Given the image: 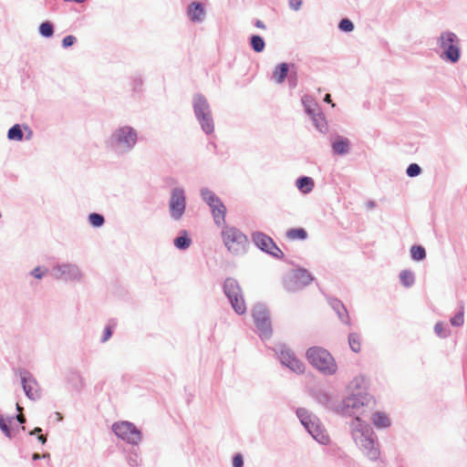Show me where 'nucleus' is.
I'll return each instance as SVG.
<instances>
[{"label":"nucleus","mask_w":467,"mask_h":467,"mask_svg":"<svg viewBox=\"0 0 467 467\" xmlns=\"http://www.w3.org/2000/svg\"><path fill=\"white\" fill-rule=\"evenodd\" d=\"M373 404L370 394H348L343 400L341 411L344 415H356L349 423L352 439L365 456L376 461L380 455L377 437L370 425L358 416Z\"/></svg>","instance_id":"nucleus-1"},{"label":"nucleus","mask_w":467,"mask_h":467,"mask_svg":"<svg viewBox=\"0 0 467 467\" xmlns=\"http://www.w3.org/2000/svg\"><path fill=\"white\" fill-rule=\"evenodd\" d=\"M138 131L131 126L122 125L114 129L105 140L106 148L115 155L122 156L130 152L138 142Z\"/></svg>","instance_id":"nucleus-2"},{"label":"nucleus","mask_w":467,"mask_h":467,"mask_svg":"<svg viewBox=\"0 0 467 467\" xmlns=\"http://www.w3.org/2000/svg\"><path fill=\"white\" fill-rule=\"evenodd\" d=\"M435 52L439 57L451 65L457 64L462 57V41L451 30H443L435 40Z\"/></svg>","instance_id":"nucleus-3"},{"label":"nucleus","mask_w":467,"mask_h":467,"mask_svg":"<svg viewBox=\"0 0 467 467\" xmlns=\"http://www.w3.org/2000/svg\"><path fill=\"white\" fill-rule=\"evenodd\" d=\"M306 358L313 367L326 376H332L337 370L334 358L323 348H309L306 351Z\"/></svg>","instance_id":"nucleus-4"},{"label":"nucleus","mask_w":467,"mask_h":467,"mask_svg":"<svg viewBox=\"0 0 467 467\" xmlns=\"http://www.w3.org/2000/svg\"><path fill=\"white\" fill-rule=\"evenodd\" d=\"M194 116L202 131L210 135L214 131V121L210 104L202 94H195L192 98Z\"/></svg>","instance_id":"nucleus-5"},{"label":"nucleus","mask_w":467,"mask_h":467,"mask_svg":"<svg viewBox=\"0 0 467 467\" xmlns=\"http://www.w3.org/2000/svg\"><path fill=\"white\" fill-rule=\"evenodd\" d=\"M222 239L226 249L234 255H243L248 247L246 235L234 226H224L222 230Z\"/></svg>","instance_id":"nucleus-6"},{"label":"nucleus","mask_w":467,"mask_h":467,"mask_svg":"<svg viewBox=\"0 0 467 467\" xmlns=\"http://www.w3.org/2000/svg\"><path fill=\"white\" fill-rule=\"evenodd\" d=\"M296 416L308 433L320 444H327L329 436L319 419L304 408L297 409Z\"/></svg>","instance_id":"nucleus-7"},{"label":"nucleus","mask_w":467,"mask_h":467,"mask_svg":"<svg viewBox=\"0 0 467 467\" xmlns=\"http://www.w3.org/2000/svg\"><path fill=\"white\" fill-rule=\"evenodd\" d=\"M223 292L229 299L234 312L238 315L244 314L246 311V305L238 282L231 277L226 278L223 283Z\"/></svg>","instance_id":"nucleus-8"},{"label":"nucleus","mask_w":467,"mask_h":467,"mask_svg":"<svg viewBox=\"0 0 467 467\" xmlns=\"http://www.w3.org/2000/svg\"><path fill=\"white\" fill-rule=\"evenodd\" d=\"M112 431L119 439L130 445H138L142 440L141 431L130 421L115 422Z\"/></svg>","instance_id":"nucleus-9"},{"label":"nucleus","mask_w":467,"mask_h":467,"mask_svg":"<svg viewBox=\"0 0 467 467\" xmlns=\"http://www.w3.org/2000/svg\"><path fill=\"white\" fill-rule=\"evenodd\" d=\"M201 196L203 202L209 205L215 224L218 226L224 224L226 208L220 198L208 188L201 190Z\"/></svg>","instance_id":"nucleus-10"},{"label":"nucleus","mask_w":467,"mask_h":467,"mask_svg":"<svg viewBox=\"0 0 467 467\" xmlns=\"http://www.w3.org/2000/svg\"><path fill=\"white\" fill-rule=\"evenodd\" d=\"M312 275L304 268L293 269L284 277V287L289 292L303 289L313 281Z\"/></svg>","instance_id":"nucleus-11"},{"label":"nucleus","mask_w":467,"mask_h":467,"mask_svg":"<svg viewBox=\"0 0 467 467\" xmlns=\"http://www.w3.org/2000/svg\"><path fill=\"white\" fill-rule=\"evenodd\" d=\"M52 276L64 282H81L83 273L78 265L70 263L55 265L51 270Z\"/></svg>","instance_id":"nucleus-12"},{"label":"nucleus","mask_w":467,"mask_h":467,"mask_svg":"<svg viewBox=\"0 0 467 467\" xmlns=\"http://www.w3.org/2000/svg\"><path fill=\"white\" fill-rule=\"evenodd\" d=\"M253 317L260 337L269 338L272 335V327L266 306L256 304L253 308Z\"/></svg>","instance_id":"nucleus-13"},{"label":"nucleus","mask_w":467,"mask_h":467,"mask_svg":"<svg viewBox=\"0 0 467 467\" xmlns=\"http://www.w3.org/2000/svg\"><path fill=\"white\" fill-rule=\"evenodd\" d=\"M275 353L278 355L280 362L283 366L288 368L291 371L302 374L305 371V365L301 362L295 355V353L289 349L284 344H278L275 348Z\"/></svg>","instance_id":"nucleus-14"},{"label":"nucleus","mask_w":467,"mask_h":467,"mask_svg":"<svg viewBox=\"0 0 467 467\" xmlns=\"http://www.w3.org/2000/svg\"><path fill=\"white\" fill-rule=\"evenodd\" d=\"M186 209V197L185 192L181 187H175L171 192V198L169 201V212L171 219L180 221Z\"/></svg>","instance_id":"nucleus-15"},{"label":"nucleus","mask_w":467,"mask_h":467,"mask_svg":"<svg viewBox=\"0 0 467 467\" xmlns=\"http://www.w3.org/2000/svg\"><path fill=\"white\" fill-rule=\"evenodd\" d=\"M253 241L259 249L276 258H281L284 255L283 252L275 244L273 239L264 233L256 232L253 234Z\"/></svg>","instance_id":"nucleus-16"},{"label":"nucleus","mask_w":467,"mask_h":467,"mask_svg":"<svg viewBox=\"0 0 467 467\" xmlns=\"http://www.w3.org/2000/svg\"><path fill=\"white\" fill-rule=\"evenodd\" d=\"M21 381L26 395L32 400L40 399V391L36 380L27 371L21 373Z\"/></svg>","instance_id":"nucleus-17"},{"label":"nucleus","mask_w":467,"mask_h":467,"mask_svg":"<svg viewBox=\"0 0 467 467\" xmlns=\"http://www.w3.org/2000/svg\"><path fill=\"white\" fill-rule=\"evenodd\" d=\"M348 394H368L367 392V381L363 376L355 377L348 385Z\"/></svg>","instance_id":"nucleus-18"},{"label":"nucleus","mask_w":467,"mask_h":467,"mask_svg":"<svg viewBox=\"0 0 467 467\" xmlns=\"http://www.w3.org/2000/svg\"><path fill=\"white\" fill-rule=\"evenodd\" d=\"M187 14L191 21L198 23L202 22L205 16L204 8L197 2H192L188 6Z\"/></svg>","instance_id":"nucleus-19"},{"label":"nucleus","mask_w":467,"mask_h":467,"mask_svg":"<svg viewBox=\"0 0 467 467\" xmlns=\"http://www.w3.org/2000/svg\"><path fill=\"white\" fill-rule=\"evenodd\" d=\"M333 151L338 155H345L349 152L350 140L347 138L337 136L332 141Z\"/></svg>","instance_id":"nucleus-20"},{"label":"nucleus","mask_w":467,"mask_h":467,"mask_svg":"<svg viewBox=\"0 0 467 467\" xmlns=\"http://www.w3.org/2000/svg\"><path fill=\"white\" fill-rule=\"evenodd\" d=\"M289 65L286 63L278 64L273 71V79L276 84L284 83L288 76Z\"/></svg>","instance_id":"nucleus-21"},{"label":"nucleus","mask_w":467,"mask_h":467,"mask_svg":"<svg viewBox=\"0 0 467 467\" xmlns=\"http://www.w3.org/2000/svg\"><path fill=\"white\" fill-rule=\"evenodd\" d=\"M330 306L337 312V317L341 320V322L348 325L349 317L348 315V311H347L345 306L342 304V302L337 299H332L330 301Z\"/></svg>","instance_id":"nucleus-22"},{"label":"nucleus","mask_w":467,"mask_h":467,"mask_svg":"<svg viewBox=\"0 0 467 467\" xmlns=\"http://www.w3.org/2000/svg\"><path fill=\"white\" fill-rule=\"evenodd\" d=\"M67 382L77 391H80L86 385L85 379L78 371H71L67 376Z\"/></svg>","instance_id":"nucleus-23"},{"label":"nucleus","mask_w":467,"mask_h":467,"mask_svg":"<svg viewBox=\"0 0 467 467\" xmlns=\"http://www.w3.org/2000/svg\"><path fill=\"white\" fill-rule=\"evenodd\" d=\"M296 185L303 193H309L314 188V180L311 177L303 176L296 180Z\"/></svg>","instance_id":"nucleus-24"},{"label":"nucleus","mask_w":467,"mask_h":467,"mask_svg":"<svg viewBox=\"0 0 467 467\" xmlns=\"http://www.w3.org/2000/svg\"><path fill=\"white\" fill-rule=\"evenodd\" d=\"M302 104L305 108L306 112L309 116L315 115L316 113L319 112L318 106L316 100L311 96H304L302 98Z\"/></svg>","instance_id":"nucleus-25"},{"label":"nucleus","mask_w":467,"mask_h":467,"mask_svg":"<svg viewBox=\"0 0 467 467\" xmlns=\"http://www.w3.org/2000/svg\"><path fill=\"white\" fill-rule=\"evenodd\" d=\"M371 420L376 428H388L390 426V420L389 417L380 411H377L373 414Z\"/></svg>","instance_id":"nucleus-26"},{"label":"nucleus","mask_w":467,"mask_h":467,"mask_svg":"<svg viewBox=\"0 0 467 467\" xmlns=\"http://www.w3.org/2000/svg\"><path fill=\"white\" fill-rule=\"evenodd\" d=\"M173 244L179 250H186L190 247L192 240L187 232L182 231V234L174 239Z\"/></svg>","instance_id":"nucleus-27"},{"label":"nucleus","mask_w":467,"mask_h":467,"mask_svg":"<svg viewBox=\"0 0 467 467\" xmlns=\"http://www.w3.org/2000/svg\"><path fill=\"white\" fill-rule=\"evenodd\" d=\"M400 283L405 286V287H410L414 282H415V275L412 271L410 270H402L400 273Z\"/></svg>","instance_id":"nucleus-28"},{"label":"nucleus","mask_w":467,"mask_h":467,"mask_svg":"<svg viewBox=\"0 0 467 467\" xmlns=\"http://www.w3.org/2000/svg\"><path fill=\"white\" fill-rule=\"evenodd\" d=\"M316 128L322 133H325L327 130V125L325 119L324 115L319 111L315 115L310 116Z\"/></svg>","instance_id":"nucleus-29"},{"label":"nucleus","mask_w":467,"mask_h":467,"mask_svg":"<svg viewBox=\"0 0 467 467\" xmlns=\"http://www.w3.org/2000/svg\"><path fill=\"white\" fill-rule=\"evenodd\" d=\"M7 138L10 140L21 141L24 138L22 128L19 124H15L8 130Z\"/></svg>","instance_id":"nucleus-30"},{"label":"nucleus","mask_w":467,"mask_h":467,"mask_svg":"<svg viewBox=\"0 0 467 467\" xmlns=\"http://www.w3.org/2000/svg\"><path fill=\"white\" fill-rule=\"evenodd\" d=\"M286 236L291 240H305L307 237V234L303 228H292L287 231Z\"/></svg>","instance_id":"nucleus-31"},{"label":"nucleus","mask_w":467,"mask_h":467,"mask_svg":"<svg viewBox=\"0 0 467 467\" xmlns=\"http://www.w3.org/2000/svg\"><path fill=\"white\" fill-rule=\"evenodd\" d=\"M411 258L415 261H421L426 257V251L421 245H412L410 248Z\"/></svg>","instance_id":"nucleus-32"},{"label":"nucleus","mask_w":467,"mask_h":467,"mask_svg":"<svg viewBox=\"0 0 467 467\" xmlns=\"http://www.w3.org/2000/svg\"><path fill=\"white\" fill-rule=\"evenodd\" d=\"M250 44H251L252 48L255 52H258V53L262 52L265 47L264 39L260 36H257V35L252 36Z\"/></svg>","instance_id":"nucleus-33"},{"label":"nucleus","mask_w":467,"mask_h":467,"mask_svg":"<svg viewBox=\"0 0 467 467\" xmlns=\"http://www.w3.org/2000/svg\"><path fill=\"white\" fill-rule=\"evenodd\" d=\"M348 344L352 351L358 353L360 351V338L356 333H351L348 336Z\"/></svg>","instance_id":"nucleus-34"},{"label":"nucleus","mask_w":467,"mask_h":467,"mask_svg":"<svg viewBox=\"0 0 467 467\" xmlns=\"http://www.w3.org/2000/svg\"><path fill=\"white\" fill-rule=\"evenodd\" d=\"M39 34L44 37H51L54 34V26L50 22H44L39 26Z\"/></svg>","instance_id":"nucleus-35"},{"label":"nucleus","mask_w":467,"mask_h":467,"mask_svg":"<svg viewBox=\"0 0 467 467\" xmlns=\"http://www.w3.org/2000/svg\"><path fill=\"white\" fill-rule=\"evenodd\" d=\"M435 334L442 338L448 337L451 334L450 329L442 323L438 322L434 327Z\"/></svg>","instance_id":"nucleus-36"},{"label":"nucleus","mask_w":467,"mask_h":467,"mask_svg":"<svg viewBox=\"0 0 467 467\" xmlns=\"http://www.w3.org/2000/svg\"><path fill=\"white\" fill-rule=\"evenodd\" d=\"M88 222L94 227H100L103 225L105 220L101 214L93 213L89 214Z\"/></svg>","instance_id":"nucleus-37"},{"label":"nucleus","mask_w":467,"mask_h":467,"mask_svg":"<svg viewBox=\"0 0 467 467\" xmlns=\"http://www.w3.org/2000/svg\"><path fill=\"white\" fill-rule=\"evenodd\" d=\"M115 326H116V323L112 321L111 323L108 324L105 327L102 337L100 339V341L102 343L107 342L111 337Z\"/></svg>","instance_id":"nucleus-38"},{"label":"nucleus","mask_w":467,"mask_h":467,"mask_svg":"<svg viewBox=\"0 0 467 467\" xmlns=\"http://www.w3.org/2000/svg\"><path fill=\"white\" fill-rule=\"evenodd\" d=\"M48 270L47 267L36 266L35 267L29 275L35 277L36 279L41 280L47 274Z\"/></svg>","instance_id":"nucleus-39"},{"label":"nucleus","mask_w":467,"mask_h":467,"mask_svg":"<svg viewBox=\"0 0 467 467\" xmlns=\"http://www.w3.org/2000/svg\"><path fill=\"white\" fill-rule=\"evenodd\" d=\"M406 173L409 177H416L421 173V168L417 163H411L408 166Z\"/></svg>","instance_id":"nucleus-40"},{"label":"nucleus","mask_w":467,"mask_h":467,"mask_svg":"<svg viewBox=\"0 0 467 467\" xmlns=\"http://www.w3.org/2000/svg\"><path fill=\"white\" fill-rule=\"evenodd\" d=\"M451 324L453 327H461L463 325L464 317H463V308L460 310L454 317L451 318Z\"/></svg>","instance_id":"nucleus-41"},{"label":"nucleus","mask_w":467,"mask_h":467,"mask_svg":"<svg viewBox=\"0 0 467 467\" xmlns=\"http://www.w3.org/2000/svg\"><path fill=\"white\" fill-rule=\"evenodd\" d=\"M338 28L344 32H351L354 29V25L349 19L343 18L338 24Z\"/></svg>","instance_id":"nucleus-42"},{"label":"nucleus","mask_w":467,"mask_h":467,"mask_svg":"<svg viewBox=\"0 0 467 467\" xmlns=\"http://www.w3.org/2000/svg\"><path fill=\"white\" fill-rule=\"evenodd\" d=\"M0 429L5 433V435L8 438H11V431L8 425L5 423L2 415H0Z\"/></svg>","instance_id":"nucleus-43"},{"label":"nucleus","mask_w":467,"mask_h":467,"mask_svg":"<svg viewBox=\"0 0 467 467\" xmlns=\"http://www.w3.org/2000/svg\"><path fill=\"white\" fill-rule=\"evenodd\" d=\"M76 40L77 39H76V37L74 36H67L62 40V46L64 47H71L72 45H74Z\"/></svg>","instance_id":"nucleus-44"},{"label":"nucleus","mask_w":467,"mask_h":467,"mask_svg":"<svg viewBox=\"0 0 467 467\" xmlns=\"http://www.w3.org/2000/svg\"><path fill=\"white\" fill-rule=\"evenodd\" d=\"M244 466V459L240 453H237L233 458V467H243Z\"/></svg>","instance_id":"nucleus-45"},{"label":"nucleus","mask_w":467,"mask_h":467,"mask_svg":"<svg viewBox=\"0 0 467 467\" xmlns=\"http://www.w3.org/2000/svg\"><path fill=\"white\" fill-rule=\"evenodd\" d=\"M302 0H289V7L295 11H298L302 6Z\"/></svg>","instance_id":"nucleus-46"},{"label":"nucleus","mask_w":467,"mask_h":467,"mask_svg":"<svg viewBox=\"0 0 467 467\" xmlns=\"http://www.w3.org/2000/svg\"><path fill=\"white\" fill-rule=\"evenodd\" d=\"M254 26L258 28H261V29H265V25L264 24L263 21L261 20H256L255 23H254Z\"/></svg>","instance_id":"nucleus-47"},{"label":"nucleus","mask_w":467,"mask_h":467,"mask_svg":"<svg viewBox=\"0 0 467 467\" xmlns=\"http://www.w3.org/2000/svg\"><path fill=\"white\" fill-rule=\"evenodd\" d=\"M42 431V429L39 427L35 428L33 431L29 432L30 435H35L36 433H40Z\"/></svg>","instance_id":"nucleus-48"},{"label":"nucleus","mask_w":467,"mask_h":467,"mask_svg":"<svg viewBox=\"0 0 467 467\" xmlns=\"http://www.w3.org/2000/svg\"><path fill=\"white\" fill-rule=\"evenodd\" d=\"M37 440L42 443V444H45L47 442V438L46 436L40 434L37 436Z\"/></svg>","instance_id":"nucleus-49"},{"label":"nucleus","mask_w":467,"mask_h":467,"mask_svg":"<svg viewBox=\"0 0 467 467\" xmlns=\"http://www.w3.org/2000/svg\"><path fill=\"white\" fill-rule=\"evenodd\" d=\"M16 419L20 423H24L26 421V418L23 414L17 415Z\"/></svg>","instance_id":"nucleus-50"},{"label":"nucleus","mask_w":467,"mask_h":467,"mask_svg":"<svg viewBox=\"0 0 467 467\" xmlns=\"http://www.w3.org/2000/svg\"><path fill=\"white\" fill-rule=\"evenodd\" d=\"M25 130H28V133H27V135H26V140H30V139L32 138V135H33L32 130H29L27 126H26V127H25Z\"/></svg>","instance_id":"nucleus-51"},{"label":"nucleus","mask_w":467,"mask_h":467,"mask_svg":"<svg viewBox=\"0 0 467 467\" xmlns=\"http://www.w3.org/2000/svg\"><path fill=\"white\" fill-rule=\"evenodd\" d=\"M367 207H368V209H373V208L375 207V202H374L373 201H369V202H368V203H367Z\"/></svg>","instance_id":"nucleus-52"},{"label":"nucleus","mask_w":467,"mask_h":467,"mask_svg":"<svg viewBox=\"0 0 467 467\" xmlns=\"http://www.w3.org/2000/svg\"><path fill=\"white\" fill-rule=\"evenodd\" d=\"M324 100L327 103H330L331 102V97L329 94H327L324 98Z\"/></svg>","instance_id":"nucleus-53"},{"label":"nucleus","mask_w":467,"mask_h":467,"mask_svg":"<svg viewBox=\"0 0 467 467\" xmlns=\"http://www.w3.org/2000/svg\"><path fill=\"white\" fill-rule=\"evenodd\" d=\"M40 458H42V457H41V455H40V454H38V453H34V454H33V456H32V459H33L34 461H36V460H38V459H40Z\"/></svg>","instance_id":"nucleus-54"},{"label":"nucleus","mask_w":467,"mask_h":467,"mask_svg":"<svg viewBox=\"0 0 467 467\" xmlns=\"http://www.w3.org/2000/svg\"><path fill=\"white\" fill-rule=\"evenodd\" d=\"M65 2H75L78 4L84 3L86 0H64Z\"/></svg>","instance_id":"nucleus-55"},{"label":"nucleus","mask_w":467,"mask_h":467,"mask_svg":"<svg viewBox=\"0 0 467 467\" xmlns=\"http://www.w3.org/2000/svg\"><path fill=\"white\" fill-rule=\"evenodd\" d=\"M49 453H44L41 457L44 458V459H47L49 458Z\"/></svg>","instance_id":"nucleus-56"},{"label":"nucleus","mask_w":467,"mask_h":467,"mask_svg":"<svg viewBox=\"0 0 467 467\" xmlns=\"http://www.w3.org/2000/svg\"><path fill=\"white\" fill-rule=\"evenodd\" d=\"M16 407H17V410H21V408H20V406H19L18 404H16Z\"/></svg>","instance_id":"nucleus-57"}]
</instances>
